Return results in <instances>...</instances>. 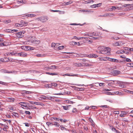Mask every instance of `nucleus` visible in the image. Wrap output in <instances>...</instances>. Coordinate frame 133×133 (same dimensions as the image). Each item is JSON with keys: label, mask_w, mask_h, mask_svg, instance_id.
<instances>
[{"label": "nucleus", "mask_w": 133, "mask_h": 133, "mask_svg": "<svg viewBox=\"0 0 133 133\" xmlns=\"http://www.w3.org/2000/svg\"><path fill=\"white\" fill-rule=\"evenodd\" d=\"M99 50L102 51V54H106L107 55H110V51L111 49L109 47L104 46L99 47L98 48Z\"/></svg>", "instance_id": "f257e3e1"}, {"label": "nucleus", "mask_w": 133, "mask_h": 133, "mask_svg": "<svg viewBox=\"0 0 133 133\" xmlns=\"http://www.w3.org/2000/svg\"><path fill=\"white\" fill-rule=\"evenodd\" d=\"M75 65L77 67L84 66H90L92 65L91 64L85 63H76L75 64Z\"/></svg>", "instance_id": "f03ea898"}, {"label": "nucleus", "mask_w": 133, "mask_h": 133, "mask_svg": "<svg viewBox=\"0 0 133 133\" xmlns=\"http://www.w3.org/2000/svg\"><path fill=\"white\" fill-rule=\"evenodd\" d=\"M48 19V17L46 16H43L37 18L38 21H40L42 22H44L47 21Z\"/></svg>", "instance_id": "7ed1b4c3"}, {"label": "nucleus", "mask_w": 133, "mask_h": 133, "mask_svg": "<svg viewBox=\"0 0 133 133\" xmlns=\"http://www.w3.org/2000/svg\"><path fill=\"white\" fill-rule=\"evenodd\" d=\"M19 104L21 105V107L25 109H29L28 107V105L29 103H28L21 102L19 103Z\"/></svg>", "instance_id": "20e7f679"}, {"label": "nucleus", "mask_w": 133, "mask_h": 133, "mask_svg": "<svg viewBox=\"0 0 133 133\" xmlns=\"http://www.w3.org/2000/svg\"><path fill=\"white\" fill-rule=\"evenodd\" d=\"M24 31H21L16 33L17 37V38H22L24 36Z\"/></svg>", "instance_id": "39448f33"}, {"label": "nucleus", "mask_w": 133, "mask_h": 133, "mask_svg": "<svg viewBox=\"0 0 133 133\" xmlns=\"http://www.w3.org/2000/svg\"><path fill=\"white\" fill-rule=\"evenodd\" d=\"M22 48H23V47L24 49L26 50H33L34 49V48L33 47H32L29 46H22Z\"/></svg>", "instance_id": "423d86ee"}, {"label": "nucleus", "mask_w": 133, "mask_h": 133, "mask_svg": "<svg viewBox=\"0 0 133 133\" xmlns=\"http://www.w3.org/2000/svg\"><path fill=\"white\" fill-rule=\"evenodd\" d=\"M16 52L15 51H13L11 52H7L5 54V55H7L8 56H11L14 55L16 56Z\"/></svg>", "instance_id": "0eeeda50"}, {"label": "nucleus", "mask_w": 133, "mask_h": 133, "mask_svg": "<svg viewBox=\"0 0 133 133\" xmlns=\"http://www.w3.org/2000/svg\"><path fill=\"white\" fill-rule=\"evenodd\" d=\"M78 55H79V57H88L89 58H91L92 57H93V54H91L88 55V56L85 55H83L81 54H80L79 55L78 54Z\"/></svg>", "instance_id": "6e6552de"}, {"label": "nucleus", "mask_w": 133, "mask_h": 133, "mask_svg": "<svg viewBox=\"0 0 133 133\" xmlns=\"http://www.w3.org/2000/svg\"><path fill=\"white\" fill-rule=\"evenodd\" d=\"M122 8V7H119L118 6H112V8L110 9V11H112L114 10H115L116 9H117L118 10H121Z\"/></svg>", "instance_id": "1a4fd4ad"}, {"label": "nucleus", "mask_w": 133, "mask_h": 133, "mask_svg": "<svg viewBox=\"0 0 133 133\" xmlns=\"http://www.w3.org/2000/svg\"><path fill=\"white\" fill-rule=\"evenodd\" d=\"M29 42L32 43L36 44H39L40 42V41L39 40H30Z\"/></svg>", "instance_id": "9d476101"}, {"label": "nucleus", "mask_w": 133, "mask_h": 133, "mask_svg": "<svg viewBox=\"0 0 133 133\" xmlns=\"http://www.w3.org/2000/svg\"><path fill=\"white\" fill-rule=\"evenodd\" d=\"M5 59L6 58H5ZM1 61L3 62H8V61H10V62H13L14 61V60L12 59H11V58H8V59H7V60H6V61L5 59H1Z\"/></svg>", "instance_id": "9b49d317"}, {"label": "nucleus", "mask_w": 133, "mask_h": 133, "mask_svg": "<svg viewBox=\"0 0 133 133\" xmlns=\"http://www.w3.org/2000/svg\"><path fill=\"white\" fill-rule=\"evenodd\" d=\"M63 76H77V75L75 74L72 73L67 74L63 75Z\"/></svg>", "instance_id": "f8f14e48"}, {"label": "nucleus", "mask_w": 133, "mask_h": 133, "mask_svg": "<svg viewBox=\"0 0 133 133\" xmlns=\"http://www.w3.org/2000/svg\"><path fill=\"white\" fill-rule=\"evenodd\" d=\"M18 31V30H9V29H7L6 30V32H11L13 33L14 32H17Z\"/></svg>", "instance_id": "ddd939ff"}, {"label": "nucleus", "mask_w": 133, "mask_h": 133, "mask_svg": "<svg viewBox=\"0 0 133 133\" xmlns=\"http://www.w3.org/2000/svg\"><path fill=\"white\" fill-rule=\"evenodd\" d=\"M88 38V37H80V38H79L77 37H76V36H74L71 38V39L72 40V39H76L77 40H79L81 39V38Z\"/></svg>", "instance_id": "4468645a"}, {"label": "nucleus", "mask_w": 133, "mask_h": 133, "mask_svg": "<svg viewBox=\"0 0 133 133\" xmlns=\"http://www.w3.org/2000/svg\"><path fill=\"white\" fill-rule=\"evenodd\" d=\"M26 2L25 1H23V0H17V3L18 4L20 3L25 4Z\"/></svg>", "instance_id": "2eb2a0df"}, {"label": "nucleus", "mask_w": 133, "mask_h": 133, "mask_svg": "<svg viewBox=\"0 0 133 133\" xmlns=\"http://www.w3.org/2000/svg\"><path fill=\"white\" fill-rule=\"evenodd\" d=\"M108 60L110 61L115 62H118V60L116 59L112 58H109Z\"/></svg>", "instance_id": "dca6fc26"}, {"label": "nucleus", "mask_w": 133, "mask_h": 133, "mask_svg": "<svg viewBox=\"0 0 133 133\" xmlns=\"http://www.w3.org/2000/svg\"><path fill=\"white\" fill-rule=\"evenodd\" d=\"M113 73L115 75H118L120 74L121 72L118 70H115L113 71Z\"/></svg>", "instance_id": "f3484780"}, {"label": "nucleus", "mask_w": 133, "mask_h": 133, "mask_svg": "<svg viewBox=\"0 0 133 133\" xmlns=\"http://www.w3.org/2000/svg\"><path fill=\"white\" fill-rule=\"evenodd\" d=\"M21 57H26L27 56V54L26 53L23 52H21Z\"/></svg>", "instance_id": "a211bd4d"}, {"label": "nucleus", "mask_w": 133, "mask_h": 133, "mask_svg": "<svg viewBox=\"0 0 133 133\" xmlns=\"http://www.w3.org/2000/svg\"><path fill=\"white\" fill-rule=\"evenodd\" d=\"M127 113V112L123 111L121 112V114H120V116L121 117H124L125 115H126Z\"/></svg>", "instance_id": "6ab92c4d"}, {"label": "nucleus", "mask_w": 133, "mask_h": 133, "mask_svg": "<svg viewBox=\"0 0 133 133\" xmlns=\"http://www.w3.org/2000/svg\"><path fill=\"white\" fill-rule=\"evenodd\" d=\"M124 52L123 50H120L116 52V53L117 54H122L124 53Z\"/></svg>", "instance_id": "aec40b11"}, {"label": "nucleus", "mask_w": 133, "mask_h": 133, "mask_svg": "<svg viewBox=\"0 0 133 133\" xmlns=\"http://www.w3.org/2000/svg\"><path fill=\"white\" fill-rule=\"evenodd\" d=\"M109 58L107 57H105L104 58H100L99 59L101 61H107V60H108Z\"/></svg>", "instance_id": "412c9836"}, {"label": "nucleus", "mask_w": 133, "mask_h": 133, "mask_svg": "<svg viewBox=\"0 0 133 133\" xmlns=\"http://www.w3.org/2000/svg\"><path fill=\"white\" fill-rule=\"evenodd\" d=\"M69 44L71 45H74L77 44V43L76 42L71 41L70 42Z\"/></svg>", "instance_id": "4be33fe9"}, {"label": "nucleus", "mask_w": 133, "mask_h": 133, "mask_svg": "<svg viewBox=\"0 0 133 133\" xmlns=\"http://www.w3.org/2000/svg\"><path fill=\"white\" fill-rule=\"evenodd\" d=\"M26 16L28 17H35L36 16V15L34 14H28L26 15Z\"/></svg>", "instance_id": "5701e85b"}, {"label": "nucleus", "mask_w": 133, "mask_h": 133, "mask_svg": "<svg viewBox=\"0 0 133 133\" xmlns=\"http://www.w3.org/2000/svg\"><path fill=\"white\" fill-rule=\"evenodd\" d=\"M50 69H54L57 68L58 66L55 65H51L49 66Z\"/></svg>", "instance_id": "b1692460"}, {"label": "nucleus", "mask_w": 133, "mask_h": 133, "mask_svg": "<svg viewBox=\"0 0 133 133\" xmlns=\"http://www.w3.org/2000/svg\"><path fill=\"white\" fill-rule=\"evenodd\" d=\"M46 97L44 95H41L39 97V99L40 100H42L46 99Z\"/></svg>", "instance_id": "393cba45"}, {"label": "nucleus", "mask_w": 133, "mask_h": 133, "mask_svg": "<svg viewBox=\"0 0 133 133\" xmlns=\"http://www.w3.org/2000/svg\"><path fill=\"white\" fill-rule=\"evenodd\" d=\"M132 4H125L123 5H122V8L123 7H127V6H129L131 7L132 6Z\"/></svg>", "instance_id": "a878e982"}, {"label": "nucleus", "mask_w": 133, "mask_h": 133, "mask_svg": "<svg viewBox=\"0 0 133 133\" xmlns=\"http://www.w3.org/2000/svg\"><path fill=\"white\" fill-rule=\"evenodd\" d=\"M101 3L98 4H93L90 6L91 8H95L96 7H99V6H97V5L99 4H101Z\"/></svg>", "instance_id": "bb28decb"}, {"label": "nucleus", "mask_w": 133, "mask_h": 133, "mask_svg": "<svg viewBox=\"0 0 133 133\" xmlns=\"http://www.w3.org/2000/svg\"><path fill=\"white\" fill-rule=\"evenodd\" d=\"M23 25L22 24L16 23L15 24V25L16 27H21L23 26Z\"/></svg>", "instance_id": "cd10ccee"}, {"label": "nucleus", "mask_w": 133, "mask_h": 133, "mask_svg": "<svg viewBox=\"0 0 133 133\" xmlns=\"http://www.w3.org/2000/svg\"><path fill=\"white\" fill-rule=\"evenodd\" d=\"M124 91L125 92H127L128 93H130L131 94H133V91H130V90H128L126 89H124Z\"/></svg>", "instance_id": "c85d7f7f"}, {"label": "nucleus", "mask_w": 133, "mask_h": 133, "mask_svg": "<svg viewBox=\"0 0 133 133\" xmlns=\"http://www.w3.org/2000/svg\"><path fill=\"white\" fill-rule=\"evenodd\" d=\"M119 42H117L113 43L112 44L113 45L115 46H119Z\"/></svg>", "instance_id": "c756f323"}, {"label": "nucleus", "mask_w": 133, "mask_h": 133, "mask_svg": "<svg viewBox=\"0 0 133 133\" xmlns=\"http://www.w3.org/2000/svg\"><path fill=\"white\" fill-rule=\"evenodd\" d=\"M46 74H48V75H52V76L56 75H57V74L56 73H50V72H47L46 73Z\"/></svg>", "instance_id": "7c9ffc66"}, {"label": "nucleus", "mask_w": 133, "mask_h": 133, "mask_svg": "<svg viewBox=\"0 0 133 133\" xmlns=\"http://www.w3.org/2000/svg\"><path fill=\"white\" fill-rule=\"evenodd\" d=\"M8 127L6 125H5L4 128L2 129V130L5 131H7V129H8Z\"/></svg>", "instance_id": "2f4dec72"}, {"label": "nucleus", "mask_w": 133, "mask_h": 133, "mask_svg": "<svg viewBox=\"0 0 133 133\" xmlns=\"http://www.w3.org/2000/svg\"><path fill=\"white\" fill-rule=\"evenodd\" d=\"M70 105H66V106H62L64 109L66 110H68V106H70Z\"/></svg>", "instance_id": "473e14b6"}, {"label": "nucleus", "mask_w": 133, "mask_h": 133, "mask_svg": "<svg viewBox=\"0 0 133 133\" xmlns=\"http://www.w3.org/2000/svg\"><path fill=\"white\" fill-rule=\"evenodd\" d=\"M8 99L9 101L11 102H13L14 101V99L12 98H8Z\"/></svg>", "instance_id": "72a5a7b5"}, {"label": "nucleus", "mask_w": 133, "mask_h": 133, "mask_svg": "<svg viewBox=\"0 0 133 133\" xmlns=\"http://www.w3.org/2000/svg\"><path fill=\"white\" fill-rule=\"evenodd\" d=\"M54 125L56 126L57 127H58L60 125L57 122H54L53 125Z\"/></svg>", "instance_id": "f704fd0d"}, {"label": "nucleus", "mask_w": 133, "mask_h": 133, "mask_svg": "<svg viewBox=\"0 0 133 133\" xmlns=\"http://www.w3.org/2000/svg\"><path fill=\"white\" fill-rule=\"evenodd\" d=\"M71 1H69L67 2H64V3L65 4H63L62 5H67L71 4Z\"/></svg>", "instance_id": "c9c22d12"}, {"label": "nucleus", "mask_w": 133, "mask_h": 133, "mask_svg": "<svg viewBox=\"0 0 133 133\" xmlns=\"http://www.w3.org/2000/svg\"><path fill=\"white\" fill-rule=\"evenodd\" d=\"M3 22L5 23H9L11 22V21L10 20H8L6 21H3Z\"/></svg>", "instance_id": "e433bc0d"}, {"label": "nucleus", "mask_w": 133, "mask_h": 133, "mask_svg": "<svg viewBox=\"0 0 133 133\" xmlns=\"http://www.w3.org/2000/svg\"><path fill=\"white\" fill-rule=\"evenodd\" d=\"M65 102L67 103H71L72 104H73L74 103L73 102L71 101L70 100H66L65 101Z\"/></svg>", "instance_id": "4c0bfd02"}, {"label": "nucleus", "mask_w": 133, "mask_h": 133, "mask_svg": "<svg viewBox=\"0 0 133 133\" xmlns=\"http://www.w3.org/2000/svg\"><path fill=\"white\" fill-rule=\"evenodd\" d=\"M127 66L129 67H133V63H128L127 64Z\"/></svg>", "instance_id": "58836bf2"}, {"label": "nucleus", "mask_w": 133, "mask_h": 133, "mask_svg": "<svg viewBox=\"0 0 133 133\" xmlns=\"http://www.w3.org/2000/svg\"><path fill=\"white\" fill-rule=\"evenodd\" d=\"M60 127L61 128V129L62 130H67L62 125H61Z\"/></svg>", "instance_id": "ea45409f"}, {"label": "nucleus", "mask_w": 133, "mask_h": 133, "mask_svg": "<svg viewBox=\"0 0 133 133\" xmlns=\"http://www.w3.org/2000/svg\"><path fill=\"white\" fill-rule=\"evenodd\" d=\"M119 46H121L122 45L124 44L125 43L123 42L119 41Z\"/></svg>", "instance_id": "a19ab883"}, {"label": "nucleus", "mask_w": 133, "mask_h": 133, "mask_svg": "<svg viewBox=\"0 0 133 133\" xmlns=\"http://www.w3.org/2000/svg\"><path fill=\"white\" fill-rule=\"evenodd\" d=\"M113 14H105V17L111 16Z\"/></svg>", "instance_id": "79ce46f5"}, {"label": "nucleus", "mask_w": 133, "mask_h": 133, "mask_svg": "<svg viewBox=\"0 0 133 133\" xmlns=\"http://www.w3.org/2000/svg\"><path fill=\"white\" fill-rule=\"evenodd\" d=\"M94 2V1L92 0H89L88 1H85V2H86V3H89L91 2Z\"/></svg>", "instance_id": "37998d69"}, {"label": "nucleus", "mask_w": 133, "mask_h": 133, "mask_svg": "<svg viewBox=\"0 0 133 133\" xmlns=\"http://www.w3.org/2000/svg\"><path fill=\"white\" fill-rule=\"evenodd\" d=\"M9 108L10 110L12 111H14L15 110V109L14 108L11 107H10Z\"/></svg>", "instance_id": "c03bdc74"}, {"label": "nucleus", "mask_w": 133, "mask_h": 133, "mask_svg": "<svg viewBox=\"0 0 133 133\" xmlns=\"http://www.w3.org/2000/svg\"><path fill=\"white\" fill-rule=\"evenodd\" d=\"M125 59V60H124V61H125L127 62H130L131 61V60L128 58H126Z\"/></svg>", "instance_id": "a18cd8bd"}, {"label": "nucleus", "mask_w": 133, "mask_h": 133, "mask_svg": "<svg viewBox=\"0 0 133 133\" xmlns=\"http://www.w3.org/2000/svg\"><path fill=\"white\" fill-rule=\"evenodd\" d=\"M60 121L61 122H63L64 123L66 122L67 121L65 119H62L61 118L60 119Z\"/></svg>", "instance_id": "49530a36"}, {"label": "nucleus", "mask_w": 133, "mask_h": 133, "mask_svg": "<svg viewBox=\"0 0 133 133\" xmlns=\"http://www.w3.org/2000/svg\"><path fill=\"white\" fill-rule=\"evenodd\" d=\"M125 48L127 49L128 50H129L130 51H133V48Z\"/></svg>", "instance_id": "de8ad7c7"}, {"label": "nucleus", "mask_w": 133, "mask_h": 133, "mask_svg": "<svg viewBox=\"0 0 133 133\" xmlns=\"http://www.w3.org/2000/svg\"><path fill=\"white\" fill-rule=\"evenodd\" d=\"M22 24L23 25V26L24 25H25V26L27 25V24H28L27 23L23 21H22Z\"/></svg>", "instance_id": "09e8293b"}, {"label": "nucleus", "mask_w": 133, "mask_h": 133, "mask_svg": "<svg viewBox=\"0 0 133 133\" xmlns=\"http://www.w3.org/2000/svg\"><path fill=\"white\" fill-rule=\"evenodd\" d=\"M79 11H81V12H90V10H79Z\"/></svg>", "instance_id": "8fccbe9b"}, {"label": "nucleus", "mask_w": 133, "mask_h": 133, "mask_svg": "<svg viewBox=\"0 0 133 133\" xmlns=\"http://www.w3.org/2000/svg\"><path fill=\"white\" fill-rule=\"evenodd\" d=\"M56 45V44L54 43H52L51 45V47H54Z\"/></svg>", "instance_id": "3c124183"}, {"label": "nucleus", "mask_w": 133, "mask_h": 133, "mask_svg": "<svg viewBox=\"0 0 133 133\" xmlns=\"http://www.w3.org/2000/svg\"><path fill=\"white\" fill-rule=\"evenodd\" d=\"M64 48V46H59L58 47V48L59 49V50L63 49Z\"/></svg>", "instance_id": "603ef678"}, {"label": "nucleus", "mask_w": 133, "mask_h": 133, "mask_svg": "<svg viewBox=\"0 0 133 133\" xmlns=\"http://www.w3.org/2000/svg\"><path fill=\"white\" fill-rule=\"evenodd\" d=\"M46 97V99H48L50 100H52V99H54V98L52 97L47 96Z\"/></svg>", "instance_id": "864d4df0"}, {"label": "nucleus", "mask_w": 133, "mask_h": 133, "mask_svg": "<svg viewBox=\"0 0 133 133\" xmlns=\"http://www.w3.org/2000/svg\"><path fill=\"white\" fill-rule=\"evenodd\" d=\"M46 124L48 126H49V125H50V124H51L52 125H53V124L52 123L50 122H47L46 123Z\"/></svg>", "instance_id": "5fc2aeb1"}, {"label": "nucleus", "mask_w": 133, "mask_h": 133, "mask_svg": "<svg viewBox=\"0 0 133 133\" xmlns=\"http://www.w3.org/2000/svg\"><path fill=\"white\" fill-rule=\"evenodd\" d=\"M21 52L19 53H17L16 52V56H20L21 57Z\"/></svg>", "instance_id": "6e6d98bb"}, {"label": "nucleus", "mask_w": 133, "mask_h": 133, "mask_svg": "<svg viewBox=\"0 0 133 133\" xmlns=\"http://www.w3.org/2000/svg\"><path fill=\"white\" fill-rule=\"evenodd\" d=\"M0 84L4 85H6V83L4 82L1 81H0Z\"/></svg>", "instance_id": "4d7b16f0"}, {"label": "nucleus", "mask_w": 133, "mask_h": 133, "mask_svg": "<svg viewBox=\"0 0 133 133\" xmlns=\"http://www.w3.org/2000/svg\"><path fill=\"white\" fill-rule=\"evenodd\" d=\"M43 55H42L39 54H37L36 55V56L38 57H43Z\"/></svg>", "instance_id": "13d9d810"}, {"label": "nucleus", "mask_w": 133, "mask_h": 133, "mask_svg": "<svg viewBox=\"0 0 133 133\" xmlns=\"http://www.w3.org/2000/svg\"><path fill=\"white\" fill-rule=\"evenodd\" d=\"M25 113L26 114H28V115H30L31 114L30 112L29 111H25Z\"/></svg>", "instance_id": "bf43d9fd"}, {"label": "nucleus", "mask_w": 133, "mask_h": 133, "mask_svg": "<svg viewBox=\"0 0 133 133\" xmlns=\"http://www.w3.org/2000/svg\"><path fill=\"white\" fill-rule=\"evenodd\" d=\"M98 84H99V86L100 87H102L104 85V83H99Z\"/></svg>", "instance_id": "052dcab7"}, {"label": "nucleus", "mask_w": 133, "mask_h": 133, "mask_svg": "<svg viewBox=\"0 0 133 133\" xmlns=\"http://www.w3.org/2000/svg\"><path fill=\"white\" fill-rule=\"evenodd\" d=\"M0 46H5V45L3 43H0Z\"/></svg>", "instance_id": "680f3d73"}, {"label": "nucleus", "mask_w": 133, "mask_h": 133, "mask_svg": "<svg viewBox=\"0 0 133 133\" xmlns=\"http://www.w3.org/2000/svg\"><path fill=\"white\" fill-rule=\"evenodd\" d=\"M49 66H46L44 68V69L46 70H48L50 69Z\"/></svg>", "instance_id": "e2e57ef3"}, {"label": "nucleus", "mask_w": 133, "mask_h": 133, "mask_svg": "<svg viewBox=\"0 0 133 133\" xmlns=\"http://www.w3.org/2000/svg\"><path fill=\"white\" fill-rule=\"evenodd\" d=\"M90 108L92 109H95L96 108H97V107L94 106H91L90 107Z\"/></svg>", "instance_id": "0e129e2a"}, {"label": "nucleus", "mask_w": 133, "mask_h": 133, "mask_svg": "<svg viewBox=\"0 0 133 133\" xmlns=\"http://www.w3.org/2000/svg\"><path fill=\"white\" fill-rule=\"evenodd\" d=\"M77 111V110L76 108H74L72 111L73 112H75Z\"/></svg>", "instance_id": "69168bd1"}, {"label": "nucleus", "mask_w": 133, "mask_h": 133, "mask_svg": "<svg viewBox=\"0 0 133 133\" xmlns=\"http://www.w3.org/2000/svg\"><path fill=\"white\" fill-rule=\"evenodd\" d=\"M58 84L56 83H53L52 84V85L54 87H57V86Z\"/></svg>", "instance_id": "338daca9"}, {"label": "nucleus", "mask_w": 133, "mask_h": 133, "mask_svg": "<svg viewBox=\"0 0 133 133\" xmlns=\"http://www.w3.org/2000/svg\"><path fill=\"white\" fill-rule=\"evenodd\" d=\"M34 104H36V105H40V103H39L37 102H34Z\"/></svg>", "instance_id": "774afa93"}]
</instances>
